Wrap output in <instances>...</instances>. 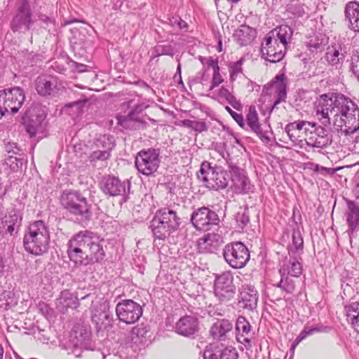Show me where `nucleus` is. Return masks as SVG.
<instances>
[{
	"mask_svg": "<svg viewBox=\"0 0 359 359\" xmlns=\"http://www.w3.org/2000/svg\"><path fill=\"white\" fill-rule=\"evenodd\" d=\"M285 294L283 292L279 291V292H274L273 290L272 287H269L268 289L267 295L269 298H271V300L273 302L275 301H279L285 297Z\"/></svg>",
	"mask_w": 359,
	"mask_h": 359,
	"instance_id": "69168bd1",
	"label": "nucleus"
},
{
	"mask_svg": "<svg viewBox=\"0 0 359 359\" xmlns=\"http://www.w3.org/2000/svg\"><path fill=\"white\" fill-rule=\"evenodd\" d=\"M5 151L8 154H12L15 155L20 154V149L17 146L16 143L7 142L5 144Z\"/></svg>",
	"mask_w": 359,
	"mask_h": 359,
	"instance_id": "338daca9",
	"label": "nucleus"
},
{
	"mask_svg": "<svg viewBox=\"0 0 359 359\" xmlns=\"http://www.w3.org/2000/svg\"><path fill=\"white\" fill-rule=\"evenodd\" d=\"M118 123L125 129H137V123L132 117H130L129 115L118 118Z\"/></svg>",
	"mask_w": 359,
	"mask_h": 359,
	"instance_id": "603ef678",
	"label": "nucleus"
},
{
	"mask_svg": "<svg viewBox=\"0 0 359 359\" xmlns=\"http://www.w3.org/2000/svg\"><path fill=\"white\" fill-rule=\"evenodd\" d=\"M32 16V12L29 2L27 0H22L17 13L11 22L12 31L14 32L29 31L34 24Z\"/></svg>",
	"mask_w": 359,
	"mask_h": 359,
	"instance_id": "ddd939ff",
	"label": "nucleus"
},
{
	"mask_svg": "<svg viewBox=\"0 0 359 359\" xmlns=\"http://www.w3.org/2000/svg\"><path fill=\"white\" fill-rule=\"evenodd\" d=\"M214 292L220 302H228L234 298L236 287L233 284V276L230 271L215 276Z\"/></svg>",
	"mask_w": 359,
	"mask_h": 359,
	"instance_id": "6e6552de",
	"label": "nucleus"
},
{
	"mask_svg": "<svg viewBox=\"0 0 359 359\" xmlns=\"http://www.w3.org/2000/svg\"><path fill=\"white\" fill-rule=\"evenodd\" d=\"M301 259V257L298 255L290 256V259L285 260L280 266L278 270L279 274L290 277H299L303 271L302 264L299 261Z\"/></svg>",
	"mask_w": 359,
	"mask_h": 359,
	"instance_id": "b1692460",
	"label": "nucleus"
},
{
	"mask_svg": "<svg viewBox=\"0 0 359 359\" xmlns=\"http://www.w3.org/2000/svg\"><path fill=\"white\" fill-rule=\"evenodd\" d=\"M95 145L97 149L102 150H107L111 153V151L115 146V140L113 136L109 135H100L95 140Z\"/></svg>",
	"mask_w": 359,
	"mask_h": 359,
	"instance_id": "ea45409f",
	"label": "nucleus"
},
{
	"mask_svg": "<svg viewBox=\"0 0 359 359\" xmlns=\"http://www.w3.org/2000/svg\"><path fill=\"white\" fill-rule=\"evenodd\" d=\"M218 96L220 99L224 100L228 104H231L234 109L239 110L242 108L241 102L225 87L222 86L219 89Z\"/></svg>",
	"mask_w": 359,
	"mask_h": 359,
	"instance_id": "37998d69",
	"label": "nucleus"
},
{
	"mask_svg": "<svg viewBox=\"0 0 359 359\" xmlns=\"http://www.w3.org/2000/svg\"><path fill=\"white\" fill-rule=\"evenodd\" d=\"M236 339L245 346H251V325L246 318L242 316L238 317L236 324Z\"/></svg>",
	"mask_w": 359,
	"mask_h": 359,
	"instance_id": "a878e982",
	"label": "nucleus"
},
{
	"mask_svg": "<svg viewBox=\"0 0 359 359\" xmlns=\"http://www.w3.org/2000/svg\"><path fill=\"white\" fill-rule=\"evenodd\" d=\"M90 332L86 326L76 325L70 333L69 340L66 347L74 348L75 350L87 347L90 340Z\"/></svg>",
	"mask_w": 359,
	"mask_h": 359,
	"instance_id": "412c9836",
	"label": "nucleus"
},
{
	"mask_svg": "<svg viewBox=\"0 0 359 359\" xmlns=\"http://www.w3.org/2000/svg\"><path fill=\"white\" fill-rule=\"evenodd\" d=\"M344 15L345 20L348 22V28L359 32V3L355 1L348 2L345 6Z\"/></svg>",
	"mask_w": 359,
	"mask_h": 359,
	"instance_id": "c85d7f7f",
	"label": "nucleus"
},
{
	"mask_svg": "<svg viewBox=\"0 0 359 359\" xmlns=\"http://www.w3.org/2000/svg\"><path fill=\"white\" fill-rule=\"evenodd\" d=\"M43 119L42 116H36L34 118V116H32L25 122L26 130L31 137H34L37 132L41 130Z\"/></svg>",
	"mask_w": 359,
	"mask_h": 359,
	"instance_id": "a19ab883",
	"label": "nucleus"
},
{
	"mask_svg": "<svg viewBox=\"0 0 359 359\" xmlns=\"http://www.w3.org/2000/svg\"><path fill=\"white\" fill-rule=\"evenodd\" d=\"M191 222L199 231L210 230L211 226L219 222L218 215L208 207H201L195 210L191 215Z\"/></svg>",
	"mask_w": 359,
	"mask_h": 359,
	"instance_id": "f8f14e48",
	"label": "nucleus"
},
{
	"mask_svg": "<svg viewBox=\"0 0 359 359\" xmlns=\"http://www.w3.org/2000/svg\"><path fill=\"white\" fill-rule=\"evenodd\" d=\"M200 60L203 64L205 63L208 67H212L213 71H215L216 68L219 69L217 59H214L212 57H209L208 58L200 57Z\"/></svg>",
	"mask_w": 359,
	"mask_h": 359,
	"instance_id": "0e129e2a",
	"label": "nucleus"
},
{
	"mask_svg": "<svg viewBox=\"0 0 359 359\" xmlns=\"http://www.w3.org/2000/svg\"><path fill=\"white\" fill-rule=\"evenodd\" d=\"M316 115L325 127L331 125L332 116L334 128L345 135L353 134L359 129V108L342 94L321 95L316 105Z\"/></svg>",
	"mask_w": 359,
	"mask_h": 359,
	"instance_id": "f257e3e1",
	"label": "nucleus"
},
{
	"mask_svg": "<svg viewBox=\"0 0 359 359\" xmlns=\"http://www.w3.org/2000/svg\"><path fill=\"white\" fill-rule=\"evenodd\" d=\"M351 69L358 81H359V52L358 51L351 56Z\"/></svg>",
	"mask_w": 359,
	"mask_h": 359,
	"instance_id": "13d9d810",
	"label": "nucleus"
},
{
	"mask_svg": "<svg viewBox=\"0 0 359 359\" xmlns=\"http://www.w3.org/2000/svg\"><path fill=\"white\" fill-rule=\"evenodd\" d=\"M60 202L74 222L82 226L89 224L93 215V205L81 193L77 191H64Z\"/></svg>",
	"mask_w": 359,
	"mask_h": 359,
	"instance_id": "7ed1b4c3",
	"label": "nucleus"
},
{
	"mask_svg": "<svg viewBox=\"0 0 359 359\" xmlns=\"http://www.w3.org/2000/svg\"><path fill=\"white\" fill-rule=\"evenodd\" d=\"M199 330L198 318L191 315L181 317L175 325V330L178 334L192 339L196 337Z\"/></svg>",
	"mask_w": 359,
	"mask_h": 359,
	"instance_id": "f3484780",
	"label": "nucleus"
},
{
	"mask_svg": "<svg viewBox=\"0 0 359 359\" xmlns=\"http://www.w3.org/2000/svg\"><path fill=\"white\" fill-rule=\"evenodd\" d=\"M135 166L139 172L149 176L154 173L159 167V151L155 149L142 150L135 158Z\"/></svg>",
	"mask_w": 359,
	"mask_h": 359,
	"instance_id": "9d476101",
	"label": "nucleus"
},
{
	"mask_svg": "<svg viewBox=\"0 0 359 359\" xmlns=\"http://www.w3.org/2000/svg\"><path fill=\"white\" fill-rule=\"evenodd\" d=\"M222 238L217 233H208L198 240V249L201 253H213L222 243Z\"/></svg>",
	"mask_w": 359,
	"mask_h": 359,
	"instance_id": "393cba45",
	"label": "nucleus"
},
{
	"mask_svg": "<svg viewBox=\"0 0 359 359\" xmlns=\"http://www.w3.org/2000/svg\"><path fill=\"white\" fill-rule=\"evenodd\" d=\"M225 109L230 114L234 121L239 125V126L244 128L245 124L243 115L235 112L229 106H226Z\"/></svg>",
	"mask_w": 359,
	"mask_h": 359,
	"instance_id": "680f3d73",
	"label": "nucleus"
},
{
	"mask_svg": "<svg viewBox=\"0 0 359 359\" xmlns=\"http://www.w3.org/2000/svg\"><path fill=\"white\" fill-rule=\"evenodd\" d=\"M348 321L354 327H359V301L345 307Z\"/></svg>",
	"mask_w": 359,
	"mask_h": 359,
	"instance_id": "58836bf2",
	"label": "nucleus"
},
{
	"mask_svg": "<svg viewBox=\"0 0 359 359\" xmlns=\"http://www.w3.org/2000/svg\"><path fill=\"white\" fill-rule=\"evenodd\" d=\"M49 243L50 233L45 222L42 220L31 222L23 238L25 250L36 256L42 255L48 252Z\"/></svg>",
	"mask_w": 359,
	"mask_h": 359,
	"instance_id": "20e7f679",
	"label": "nucleus"
},
{
	"mask_svg": "<svg viewBox=\"0 0 359 359\" xmlns=\"http://www.w3.org/2000/svg\"><path fill=\"white\" fill-rule=\"evenodd\" d=\"M285 130L289 137L290 140L294 142L297 143L298 142L302 141L301 137L302 135L299 134V132L297 130V129L294 126V123H290L286 125L285 128Z\"/></svg>",
	"mask_w": 359,
	"mask_h": 359,
	"instance_id": "8fccbe9b",
	"label": "nucleus"
},
{
	"mask_svg": "<svg viewBox=\"0 0 359 359\" xmlns=\"http://www.w3.org/2000/svg\"><path fill=\"white\" fill-rule=\"evenodd\" d=\"M149 330L147 326L144 325H137L132 329V334L137 337L146 338Z\"/></svg>",
	"mask_w": 359,
	"mask_h": 359,
	"instance_id": "052dcab7",
	"label": "nucleus"
},
{
	"mask_svg": "<svg viewBox=\"0 0 359 359\" xmlns=\"http://www.w3.org/2000/svg\"><path fill=\"white\" fill-rule=\"evenodd\" d=\"M182 126L191 128L198 133H202L208 130V126L204 121H191L189 119H184L181 121Z\"/></svg>",
	"mask_w": 359,
	"mask_h": 359,
	"instance_id": "de8ad7c7",
	"label": "nucleus"
},
{
	"mask_svg": "<svg viewBox=\"0 0 359 359\" xmlns=\"http://www.w3.org/2000/svg\"><path fill=\"white\" fill-rule=\"evenodd\" d=\"M34 85L37 93L42 97H55L60 90L57 78L50 76H38L35 80Z\"/></svg>",
	"mask_w": 359,
	"mask_h": 359,
	"instance_id": "a211bd4d",
	"label": "nucleus"
},
{
	"mask_svg": "<svg viewBox=\"0 0 359 359\" xmlns=\"http://www.w3.org/2000/svg\"><path fill=\"white\" fill-rule=\"evenodd\" d=\"M118 319L126 324H133L142 315V306L132 299H123L116 306Z\"/></svg>",
	"mask_w": 359,
	"mask_h": 359,
	"instance_id": "9b49d317",
	"label": "nucleus"
},
{
	"mask_svg": "<svg viewBox=\"0 0 359 359\" xmlns=\"http://www.w3.org/2000/svg\"><path fill=\"white\" fill-rule=\"evenodd\" d=\"M243 60L241 59L236 62H232L229 65L230 79L233 81L236 79L239 73L242 72V65Z\"/></svg>",
	"mask_w": 359,
	"mask_h": 359,
	"instance_id": "5fc2aeb1",
	"label": "nucleus"
},
{
	"mask_svg": "<svg viewBox=\"0 0 359 359\" xmlns=\"http://www.w3.org/2000/svg\"><path fill=\"white\" fill-rule=\"evenodd\" d=\"M280 280L277 284H273L272 287L274 292H283L285 294H292L295 290V283L290 276L280 274Z\"/></svg>",
	"mask_w": 359,
	"mask_h": 359,
	"instance_id": "c9c22d12",
	"label": "nucleus"
},
{
	"mask_svg": "<svg viewBox=\"0 0 359 359\" xmlns=\"http://www.w3.org/2000/svg\"><path fill=\"white\" fill-rule=\"evenodd\" d=\"M294 123V128L297 129L302 137L305 136L306 137L307 133L309 132L310 127H311L312 122L304 121H298L292 122Z\"/></svg>",
	"mask_w": 359,
	"mask_h": 359,
	"instance_id": "864d4df0",
	"label": "nucleus"
},
{
	"mask_svg": "<svg viewBox=\"0 0 359 359\" xmlns=\"http://www.w3.org/2000/svg\"><path fill=\"white\" fill-rule=\"evenodd\" d=\"M69 259L76 265H89V259L87 256V250L77 247L67 245V250Z\"/></svg>",
	"mask_w": 359,
	"mask_h": 359,
	"instance_id": "f704fd0d",
	"label": "nucleus"
},
{
	"mask_svg": "<svg viewBox=\"0 0 359 359\" xmlns=\"http://www.w3.org/2000/svg\"><path fill=\"white\" fill-rule=\"evenodd\" d=\"M111 156V153L106 150H102L97 149L96 151H94L90 156V159L91 161H104L109 158Z\"/></svg>",
	"mask_w": 359,
	"mask_h": 359,
	"instance_id": "6e6d98bb",
	"label": "nucleus"
},
{
	"mask_svg": "<svg viewBox=\"0 0 359 359\" xmlns=\"http://www.w3.org/2000/svg\"><path fill=\"white\" fill-rule=\"evenodd\" d=\"M232 329L233 324L229 320L217 319L211 326L210 334L214 339L224 341Z\"/></svg>",
	"mask_w": 359,
	"mask_h": 359,
	"instance_id": "c756f323",
	"label": "nucleus"
},
{
	"mask_svg": "<svg viewBox=\"0 0 359 359\" xmlns=\"http://www.w3.org/2000/svg\"><path fill=\"white\" fill-rule=\"evenodd\" d=\"M148 107V105L144 103L137 104L135 108L129 112L128 115L132 117L137 123H144V119L142 118L141 114Z\"/></svg>",
	"mask_w": 359,
	"mask_h": 359,
	"instance_id": "09e8293b",
	"label": "nucleus"
},
{
	"mask_svg": "<svg viewBox=\"0 0 359 359\" xmlns=\"http://www.w3.org/2000/svg\"><path fill=\"white\" fill-rule=\"evenodd\" d=\"M330 330V328L326 326H316L314 327H311L306 326L304 330L300 332L299 336L297 338V341L300 342L303 339H304L307 336L311 335L315 332H327Z\"/></svg>",
	"mask_w": 359,
	"mask_h": 359,
	"instance_id": "49530a36",
	"label": "nucleus"
},
{
	"mask_svg": "<svg viewBox=\"0 0 359 359\" xmlns=\"http://www.w3.org/2000/svg\"><path fill=\"white\" fill-rule=\"evenodd\" d=\"M292 34V28L285 25L270 31L261 46L262 56L271 63L280 62L285 56L286 46Z\"/></svg>",
	"mask_w": 359,
	"mask_h": 359,
	"instance_id": "f03ea898",
	"label": "nucleus"
},
{
	"mask_svg": "<svg viewBox=\"0 0 359 359\" xmlns=\"http://www.w3.org/2000/svg\"><path fill=\"white\" fill-rule=\"evenodd\" d=\"M306 144L311 147L324 148L332 144V136L328 130L317 123H313L305 137Z\"/></svg>",
	"mask_w": 359,
	"mask_h": 359,
	"instance_id": "2eb2a0df",
	"label": "nucleus"
},
{
	"mask_svg": "<svg viewBox=\"0 0 359 359\" xmlns=\"http://www.w3.org/2000/svg\"><path fill=\"white\" fill-rule=\"evenodd\" d=\"M346 55V46L342 42L337 41L327 47L325 59L330 65L337 69L342 66Z\"/></svg>",
	"mask_w": 359,
	"mask_h": 359,
	"instance_id": "aec40b11",
	"label": "nucleus"
},
{
	"mask_svg": "<svg viewBox=\"0 0 359 359\" xmlns=\"http://www.w3.org/2000/svg\"><path fill=\"white\" fill-rule=\"evenodd\" d=\"M38 306L41 313L46 317H48L52 315L53 310L48 306L47 304L44 302H40Z\"/></svg>",
	"mask_w": 359,
	"mask_h": 359,
	"instance_id": "774afa93",
	"label": "nucleus"
},
{
	"mask_svg": "<svg viewBox=\"0 0 359 359\" xmlns=\"http://www.w3.org/2000/svg\"><path fill=\"white\" fill-rule=\"evenodd\" d=\"M55 305L57 309L65 313L68 309H76L79 306L78 297L68 290L60 292L59 297L56 299Z\"/></svg>",
	"mask_w": 359,
	"mask_h": 359,
	"instance_id": "bb28decb",
	"label": "nucleus"
},
{
	"mask_svg": "<svg viewBox=\"0 0 359 359\" xmlns=\"http://www.w3.org/2000/svg\"><path fill=\"white\" fill-rule=\"evenodd\" d=\"M267 90L273 88L277 94V98L271 107V111L275 109L277 105L286 98V77L284 74H278L275 78L264 86Z\"/></svg>",
	"mask_w": 359,
	"mask_h": 359,
	"instance_id": "5701e85b",
	"label": "nucleus"
},
{
	"mask_svg": "<svg viewBox=\"0 0 359 359\" xmlns=\"http://www.w3.org/2000/svg\"><path fill=\"white\" fill-rule=\"evenodd\" d=\"M257 35L255 29L246 25H242L234 33L233 36L241 46L250 44Z\"/></svg>",
	"mask_w": 359,
	"mask_h": 359,
	"instance_id": "7c9ffc66",
	"label": "nucleus"
},
{
	"mask_svg": "<svg viewBox=\"0 0 359 359\" xmlns=\"http://www.w3.org/2000/svg\"><path fill=\"white\" fill-rule=\"evenodd\" d=\"M27 162L24 154L9 155L6 158V163L13 171H18L22 169L23 165Z\"/></svg>",
	"mask_w": 359,
	"mask_h": 359,
	"instance_id": "c03bdc74",
	"label": "nucleus"
},
{
	"mask_svg": "<svg viewBox=\"0 0 359 359\" xmlns=\"http://www.w3.org/2000/svg\"><path fill=\"white\" fill-rule=\"evenodd\" d=\"M304 0H290L287 4L286 11L297 17H302L306 13L308 7L304 4Z\"/></svg>",
	"mask_w": 359,
	"mask_h": 359,
	"instance_id": "4c0bfd02",
	"label": "nucleus"
},
{
	"mask_svg": "<svg viewBox=\"0 0 359 359\" xmlns=\"http://www.w3.org/2000/svg\"><path fill=\"white\" fill-rule=\"evenodd\" d=\"M231 182L236 194H247L252 191L250 180L236 165H229Z\"/></svg>",
	"mask_w": 359,
	"mask_h": 359,
	"instance_id": "4be33fe9",
	"label": "nucleus"
},
{
	"mask_svg": "<svg viewBox=\"0 0 359 359\" xmlns=\"http://www.w3.org/2000/svg\"><path fill=\"white\" fill-rule=\"evenodd\" d=\"M102 191L109 197L122 196L126 202L128 198L130 183L127 181H121L118 177L114 175L103 177L100 183Z\"/></svg>",
	"mask_w": 359,
	"mask_h": 359,
	"instance_id": "1a4fd4ad",
	"label": "nucleus"
},
{
	"mask_svg": "<svg viewBox=\"0 0 359 359\" xmlns=\"http://www.w3.org/2000/svg\"><path fill=\"white\" fill-rule=\"evenodd\" d=\"M304 249V241L299 231H294L292 233V243L288 245L287 250L290 256H301Z\"/></svg>",
	"mask_w": 359,
	"mask_h": 359,
	"instance_id": "e433bc0d",
	"label": "nucleus"
},
{
	"mask_svg": "<svg viewBox=\"0 0 359 359\" xmlns=\"http://www.w3.org/2000/svg\"><path fill=\"white\" fill-rule=\"evenodd\" d=\"M223 257L226 262L233 269L243 268L250 260V252L241 242L228 243L223 249Z\"/></svg>",
	"mask_w": 359,
	"mask_h": 359,
	"instance_id": "0eeeda50",
	"label": "nucleus"
},
{
	"mask_svg": "<svg viewBox=\"0 0 359 359\" xmlns=\"http://www.w3.org/2000/svg\"><path fill=\"white\" fill-rule=\"evenodd\" d=\"M181 219L175 210L163 208L156 212L149 228L156 239L165 240L179 229Z\"/></svg>",
	"mask_w": 359,
	"mask_h": 359,
	"instance_id": "39448f33",
	"label": "nucleus"
},
{
	"mask_svg": "<svg viewBox=\"0 0 359 359\" xmlns=\"http://www.w3.org/2000/svg\"><path fill=\"white\" fill-rule=\"evenodd\" d=\"M4 221L9 224H13L15 226H20L22 217L15 210H12L9 212L8 216H5Z\"/></svg>",
	"mask_w": 359,
	"mask_h": 359,
	"instance_id": "4d7b16f0",
	"label": "nucleus"
},
{
	"mask_svg": "<svg viewBox=\"0 0 359 359\" xmlns=\"http://www.w3.org/2000/svg\"><path fill=\"white\" fill-rule=\"evenodd\" d=\"M93 308L92 309L91 320L99 332L103 330H107L113 325V314L109 311L107 304L100 302H92Z\"/></svg>",
	"mask_w": 359,
	"mask_h": 359,
	"instance_id": "4468645a",
	"label": "nucleus"
},
{
	"mask_svg": "<svg viewBox=\"0 0 359 359\" xmlns=\"http://www.w3.org/2000/svg\"><path fill=\"white\" fill-rule=\"evenodd\" d=\"M3 104L6 108V112L15 114L18 111L25 101L24 90L20 87L0 90Z\"/></svg>",
	"mask_w": 359,
	"mask_h": 359,
	"instance_id": "dca6fc26",
	"label": "nucleus"
},
{
	"mask_svg": "<svg viewBox=\"0 0 359 359\" xmlns=\"http://www.w3.org/2000/svg\"><path fill=\"white\" fill-rule=\"evenodd\" d=\"M168 21L172 27H177L179 29L187 27V23L178 15L171 16Z\"/></svg>",
	"mask_w": 359,
	"mask_h": 359,
	"instance_id": "bf43d9fd",
	"label": "nucleus"
},
{
	"mask_svg": "<svg viewBox=\"0 0 359 359\" xmlns=\"http://www.w3.org/2000/svg\"><path fill=\"white\" fill-rule=\"evenodd\" d=\"M346 223L351 231L359 230V205L352 201H347Z\"/></svg>",
	"mask_w": 359,
	"mask_h": 359,
	"instance_id": "2f4dec72",
	"label": "nucleus"
},
{
	"mask_svg": "<svg viewBox=\"0 0 359 359\" xmlns=\"http://www.w3.org/2000/svg\"><path fill=\"white\" fill-rule=\"evenodd\" d=\"M227 176L226 172L220 168L212 167L210 163L205 161L201 163L198 178L205 182L208 189L219 190L227 187L229 182Z\"/></svg>",
	"mask_w": 359,
	"mask_h": 359,
	"instance_id": "423d86ee",
	"label": "nucleus"
},
{
	"mask_svg": "<svg viewBox=\"0 0 359 359\" xmlns=\"http://www.w3.org/2000/svg\"><path fill=\"white\" fill-rule=\"evenodd\" d=\"M258 292L254 285L244 284L238 295V306L243 309L253 311L257 306Z\"/></svg>",
	"mask_w": 359,
	"mask_h": 359,
	"instance_id": "6ab92c4d",
	"label": "nucleus"
},
{
	"mask_svg": "<svg viewBox=\"0 0 359 359\" xmlns=\"http://www.w3.org/2000/svg\"><path fill=\"white\" fill-rule=\"evenodd\" d=\"M235 220L236 222V228L238 231H243L244 229L250 223V215L249 210L248 208H240L238 212L235 216Z\"/></svg>",
	"mask_w": 359,
	"mask_h": 359,
	"instance_id": "79ce46f5",
	"label": "nucleus"
},
{
	"mask_svg": "<svg viewBox=\"0 0 359 359\" xmlns=\"http://www.w3.org/2000/svg\"><path fill=\"white\" fill-rule=\"evenodd\" d=\"M246 122L248 127L254 132L263 142H269L270 138L266 132L263 131L259 122L258 114L255 106L249 107L248 113L246 116Z\"/></svg>",
	"mask_w": 359,
	"mask_h": 359,
	"instance_id": "cd10ccee",
	"label": "nucleus"
},
{
	"mask_svg": "<svg viewBox=\"0 0 359 359\" xmlns=\"http://www.w3.org/2000/svg\"><path fill=\"white\" fill-rule=\"evenodd\" d=\"M94 233L90 231L85 230L75 234L68 242L67 245L77 247L87 250Z\"/></svg>",
	"mask_w": 359,
	"mask_h": 359,
	"instance_id": "72a5a7b5",
	"label": "nucleus"
},
{
	"mask_svg": "<svg viewBox=\"0 0 359 359\" xmlns=\"http://www.w3.org/2000/svg\"><path fill=\"white\" fill-rule=\"evenodd\" d=\"M154 52L156 56L174 55V48L170 44H157L154 47Z\"/></svg>",
	"mask_w": 359,
	"mask_h": 359,
	"instance_id": "3c124183",
	"label": "nucleus"
},
{
	"mask_svg": "<svg viewBox=\"0 0 359 359\" xmlns=\"http://www.w3.org/2000/svg\"><path fill=\"white\" fill-rule=\"evenodd\" d=\"M238 353L234 348H224L223 350H217L212 353L210 359H238Z\"/></svg>",
	"mask_w": 359,
	"mask_h": 359,
	"instance_id": "a18cd8bd",
	"label": "nucleus"
},
{
	"mask_svg": "<svg viewBox=\"0 0 359 359\" xmlns=\"http://www.w3.org/2000/svg\"><path fill=\"white\" fill-rule=\"evenodd\" d=\"M223 82V79L219 73V69L216 68L215 71H213L212 79L211 81V86L210 87V90H212L215 87L218 86Z\"/></svg>",
	"mask_w": 359,
	"mask_h": 359,
	"instance_id": "e2e57ef3",
	"label": "nucleus"
},
{
	"mask_svg": "<svg viewBox=\"0 0 359 359\" xmlns=\"http://www.w3.org/2000/svg\"><path fill=\"white\" fill-rule=\"evenodd\" d=\"M87 250H88L87 256L89 259V264L100 262L105 256V252L102 245H101L99 241H95L94 237L90 243H89Z\"/></svg>",
	"mask_w": 359,
	"mask_h": 359,
	"instance_id": "473e14b6",
	"label": "nucleus"
}]
</instances>
